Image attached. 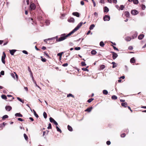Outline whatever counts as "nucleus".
<instances>
[{
	"label": "nucleus",
	"mask_w": 146,
	"mask_h": 146,
	"mask_svg": "<svg viewBox=\"0 0 146 146\" xmlns=\"http://www.w3.org/2000/svg\"><path fill=\"white\" fill-rule=\"evenodd\" d=\"M86 23V22H85L83 23L82 22H80L72 31L67 35H66L65 33L61 35H60V37L58 38V39H57V42H60L65 40L67 37L70 36L72 34L77 31L83 24H85Z\"/></svg>",
	"instance_id": "1"
},
{
	"label": "nucleus",
	"mask_w": 146,
	"mask_h": 146,
	"mask_svg": "<svg viewBox=\"0 0 146 146\" xmlns=\"http://www.w3.org/2000/svg\"><path fill=\"white\" fill-rule=\"evenodd\" d=\"M6 57V55L5 52H3V55L1 57V61L4 64H5V59Z\"/></svg>",
	"instance_id": "2"
},
{
	"label": "nucleus",
	"mask_w": 146,
	"mask_h": 146,
	"mask_svg": "<svg viewBox=\"0 0 146 146\" xmlns=\"http://www.w3.org/2000/svg\"><path fill=\"white\" fill-rule=\"evenodd\" d=\"M30 11L34 10L36 8V6L34 3H31L30 5Z\"/></svg>",
	"instance_id": "3"
},
{
	"label": "nucleus",
	"mask_w": 146,
	"mask_h": 146,
	"mask_svg": "<svg viewBox=\"0 0 146 146\" xmlns=\"http://www.w3.org/2000/svg\"><path fill=\"white\" fill-rule=\"evenodd\" d=\"M50 121L51 123H53L55 125L57 126L58 125L57 123L52 117L49 118Z\"/></svg>",
	"instance_id": "4"
},
{
	"label": "nucleus",
	"mask_w": 146,
	"mask_h": 146,
	"mask_svg": "<svg viewBox=\"0 0 146 146\" xmlns=\"http://www.w3.org/2000/svg\"><path fill=\"white\" fill-rule=\"evenodd\" d=\"M138 12L136 10H133L131 11V14L133 15H135L138 13Z\"/></svg>",
	"instance_id": "5"
},
{
	"label": "nucleus",
	"mask_w": 146,
	"mask_h": 146,
	"mask_svg": "<svg viewBox=\"0 0 146 146\" xmlns=\"http://www.w3.org/2000/svg\"><path fill=\"white\" fill-rule=\"evenodd\" d=\"M103 19L104 21H108L110 20V16L108 15H105Z\"/></svg>",
	"instance_id": "6"
},
{
	"label": "nucleus",
	"mask_w": 146,
	"mask_h": 146,
	"mask_svg": "<svg viewBox=\"0 0 146 146\" xmlns=\"http://www.w3.org/2000/svg\"><path fill=\"white\" fill-rule=\"evenodd\" d=\"M112 53V58L113 59H115L118 56L117 54L114 52H111Z\"/></svg>",
	"instance_id": "7"
},
{
	"label": "nucleus",
	"mask_w": 146,
	"mask_h": 146,
	"mask_svg": "<svg viewBox=\"0 0 146 146\" xmlns=\"http://www.w3.org/2000/svg\"><path fill=\"white\" fill-rule=\"evenodd\" d=\"M6 110L9 111L12 109V107L10 106H6L5 107Z\"/></svg>",
	"instance_id": "8"
},
{
	"label": "nucleus",
	"mask_w": 146,
	"mask_h": 146,
	"mask_svg": "<svg viewBox=\"0 0 146 146\" xmlns=\"http://www.w3.org/2000/svg\"><path fill=\"white\" fill-rule=\"evenodd\" d=\"M68 21L69 22L74 23V19L72 17H71L68 19Z\"/></svg>",
	"instance_id": "9"
},
{
	"label": "nucleus",
	"mask_w": 146,
	"mask_h": 146,
	"mask_svg": "<svg viewBox=\"0 0 146 146\" xmlns=\"http://www.w3.org/2000/svg\"><path fill=\"white\" fill-rule=\"evenodd\" d=\"M72 15L74 16H76L77 17H80L79 13L77 12H75L72 13Z\"/></svg>",
	"instance_id": "10"
},
{
	"label": "nucleus",
	"mask_w": 146,
	"mask_h": 146,
	"mask_svg": "<svg viewBox=\"0 0 146 146\" xmlns=\"http://www.w3.org/2000/svg\"><path fill=\"white\" fill-rule=\"evenodd\" d=\"M16 50L14 49L10 50V53L11 55H14V53L16 51Z\"/></svg>",
	"instance_id": "11"
},
{
	"label": "nucleus",
	"mask_w": 146,
	"mask_h": 146,
	"mask_svg": "<svg viewBox=\"0 0 146 146\" xmlns=\"http://www.w3.org/2000/svg\"><path fill=\"white\" fill-rule=\"evenodd\" d=\"M121 105L124 108H126L127 106V102H124L121 103Z\"/></svg>",
	"instance_id": "12"
},
{
	"label": "nucleus",
	"mask_w": 146,
	"mask_h": 146,
	"mask_svg": "<svg viewBox=\"0 0 146 146\" xmlns=\"http://www.w3.org/2000/svg\"><path fill=\"white\" fill-rule=\"evenodd\" d=\"M144 36V35L143 34L140 35L139 36L138 38L139 40H141L143 38Z\"/></svg>",
	"instance_id": "13"
},
{
	"label": "nucleus",
	"mask_w": 146,
	"mask_h": 146,
	"mask_svg": "<svg viewBox=\"0 0 146 146\" xmlns=\"http://www.w3.org/2000/svg\"><path fill=\"white\" fill-rule=\"evenodd\" d=\"M109 9L106 7H105L104 8V12L107 13L109 11Z\"/></svg>",
	"instance_id": "14"
},
{
	"label": "nucleus",
	"mask_w": 146,
	"mask_h": 146,
	"mask_svg": "<svg viewBox=\"0 0 146 146\" xmlns=\"http://www.w3.org/2000/svg\"><path fill=\"white\" fill-rule=\"evenodd\" d=\"M130 62L131 63H133L135 62V60L134 57L132 58L131 59Z\"/></svg>",
	"instance_id": "15"
},
{
	"label": "nucleus",
	"mask_w": 146,
	"mask_h": 146,
	"mask_svg": "<svg viewBox=\"0 0 146 146\" xmlns=\"http://www.w3.org/2000/svg\"><path fill=\"white\" fill-rule=\"evenodd\" d=\"M92 108L91 107L90 108H87L85 110V111H88V112H90L92 110Z\"/></svg>",
	"instance_id": "16"
},
{
	"label": "nucleus",
	"mask_w": 146,
	"mask_h": 146,
	"mask_svg": "<svg viewBox=\"0 0 146 146\" xmlns=\"http://www.w3.org/2000/svg\"><path fill=\"white\" fill-rule=\"evenodd\" d=\"M129 13L128 11H125V15L127 17H129Z\"/></svg>",
	"instance_id": "17"
},
{
	"label": "nucleus",
	"mask_w": 146,
	"mask_h": 146,
	"mask_svg": "<svg viewBox=\"0 0 146 146\" xmlns=\"http://www.w3.org/2000/svg\"><path fill=\"white\" fill-rule=\"evenodd\" d=\"M67 128L70 131H73V129L72 127L69 125H68L67 126Z\"/></svg>",
	"instance_id": "18"
},
{
	"label": "nucleus",
	"mask_w": 146,
	"mask_h": 146,
	"mask_svg": "<svg viewBox=\"0 0 146 146\" xmlns=\"http://www.w3.org/2000/svg\"><path fill=\"white\" fill-rule=\"evenodd\" d=\"M15 115L16 117H23V115L20 113H16L15 114Z\"/></svg>",
	"instance_id": "19"
},
{
	"label": "nucleus",
	"mask_w": 146,
	"mask_h": 146,
	"mask_svg": "<svg viewBox=\"0 0 146 146\" xmlns=\"http://www.w3.org/2000/svg\"><path fill=\"white\" fill-rule=\"evenodd\" d=\"M125 39L127 41H130L131 40V38L130 37L127 36V37H126L125 38Z\"/></svg>",
	"instance_id": "20"
},
{
	"label": "nucleus",
	"mask_w": 146,
	"mask_h": 146,
	"mask_svg": "<svg viewBox=\"0 0 146 146\" xmlns=\"http://www.w3.org/2000/svg\"><path fill=\"white\" fill-rule=\"evenodd\" d=\"M91 53L92 54L95 55L97 53V52L95 50H93L91 51Z\"/></svg>",
	"instance_id": "21"
},
{
	"label": "nucleus",
	"mask_w": 146,
	"mask_h": 146,
	"mask_svg": "<svg viewBox=\"0 0 146 146\" xmlns=\"http://www.w3.org/2000/svg\"><path fill=\"white\" fill-rule=\"evenodd\" d=\"M111 64H113L112 68H115L117 67V64L116 63H115V62H113L111 63Z\"/></svg>",
	"instance_id": "22"
},
{
	"label": "nucleus",
	"mask_w": 146,
	"mask_h": 146,
	"mask_svg": "<svg viewBox=\"0 0 146 146\" xmlns=\"http://www.w3.org/2000/svg\"><path fill=\"white\" fill-rule=\"evenodd\" d=\"M95 26L94 24L91 25L89 27V29L90 30H92L95 27Z\"/></svg>",
	"instance_id": "23"
},
{
	"label": "nucleus",
	"mask_w": 146,
	"mask_h": 146,
	"mask_svg": "<svg viewBox=\"0 0 146 146\" xmlns=\"http://www.w3.org/2000/svg\"><path fill=\"white\" fill-rule=\"evenodd\" d=\"M28 71L31 74V76H32V78H33V75L32 72V71H31V69H30V68L29 66L28 67Z\"/></svg>",
	"instance_id": "24"
},
{
	"label": "nucleus",
	"mask_w": 146,
	"mask_h": 146,
	"mask_svg": "<svg viewBox=\"0 0 146 146\" xmlns=\"http://www.w3.org/2000/svg\"><path fill=\"white\" fill-rule=\"evenodd\" d=\"M1 98L3 99L6 100L7 99V97L6 95L3 94L1 96Z\"/></svg>",
	"instance_id": "25"
},
{
	"label": "nucleus",
	"mask_w": 146,
	"mask_h": 146,
	"mask_svg": "<svg viewBox=\"0 0 146 146\" xmlns=\"http://www.w3.org/2000/svg\"><path fill=\"white\" fill-rule=\"evenodd\" d=\"M24 137L26 141H28V138L26 134L25 133L24 134Z\"/></svg>",
	"instance_id": "26"
},
{
	"label": "nucleus",
	"mask_w": 146,
	"mask_h": 146,
	"mask_svg": "<svg viewBox=\"0 0 146 146\" xmlns=\"http://www.w3.org/2000/svg\"><path fill=\"white\" fill-rule=\"evenodd\" d=\"M33 111L36 117L38 118V116L36 113L35 111L34 110H33Z\"/></svg>",
	"instance_id": "27"
},
{
	"label": "nucleus",
	"mask_w": 146,
	"mask_h": 146,
	"mask_svg": "<svg viewBox=\"0 0 146 146\" xmlns=\"http://www.w3.org/2000/svg\"><path fill=\"white\" fill-rule=\"evenodd\" d=\"M88 67V66L86 67V68H82V70L84 71H87V72L89 71V70L87 69V68Z\"/></svg>",
	"instance_id": "28"
},
{
	"label": "nucleus",
	"mask_w": 146,
	"mask_h": 146,
	"mask_svg": "<svg viewBox=\"0 0 146 146\" xmlns=\"http://www.w3.org/2000/svg\"><path fill=\"white\" fill-rule=\"evenodd\" d=\"M7 96L8 97H11V98L8 101H11L13 99H14V98L13 97H12V96L10 95H7Z\"/></svg>",
	"instance_id": "29"
},
{
	"label": "nucleus",
	"mask_w": 146,
	"mask_h": 146,
	"mask_svg": "<svg viewBox=\"0 0 146 146\" xmlns=\"http://www.w3.org/2000/svg\"><path fill=\"white\" fill-rule=\"evenodd\" d=\"M71 97L73 98H74V95H72L71 94H69L67 95V97Z\"/></svg>",
	"instance_id": "30"
},
{
	"label": "nucleus",
	"mask_w": 146,
	"mask_h": 146,
	"mask_svg": "<svg viewBox=\"0 0 146 146\" xmlns=\"http://www.w3.org/2000/svg\"><path fill=\"white\" fill-rule=\"evenodd\" d=\"M100 45L101 46L103 47L105 45V44L103 42L101 41L100 43Z\"/></svg>",
	"instance_id": "31"
},
{
	"label": "nucleus",
	"mask_w": 146,
	"mask_h": 146,
	"mask_svg": "<svg viewBox=\"0 0 146 146\" xmlns=\"http://www.w3.org/2000/svg\"><path fill=\"white\" fill-rule=\"evenodd\" d=\"M63 53V52H61V53H58L57 54V56H59L60 58V59L62 57V55Z\"/></svg>",
	"instance_id": "32"
},
{
	"label": "nucleus",
	"mask_w": 146,
	"mask_h": 146,
	"mask_svg": "<svg viewBox=\"0 0 146 146\" xmlns=\"http://www.w3.org/2000/svg\"><path fill=\"white\" fill-rule=\"evenodd\" d=\"M117 98V96L115 95H113L111 97V99L113 100H116Z\"/></svg>",
	"instance_id": "33"
},
{
	"label": "nucleus",
	"mask_w": 146,
	"mask_h": 146,
	"mask_svg": "<svg viewBox=\"0 0 146 146\" xmlns=\"http://www.w3.org/2000/svg\"><path fill=\"white\" fill-rule=\"evenodd\" d=\"M103 94L105 95H107L108 93V91L106 90H103Z\"/></svg>",
	"instance_id": "34"
},
{
	"label": "nucleus",
	"mask_w": 146,
	"mask_h": 146,
	"mask_svg": "<svg viewBox=\"0 0 146 146\" xmlns=\"http://www.w3.org/2000/svg\"><path fill=\"white\" fill-rule=\"evenodd\" d=\"M133 3L135 4H138L139 1L138 0H133Z\"/></svg>",
	"instance_id": "35"
},
{
	"label": "nucleus",
	"mask_w": 146,
	"mask_h": 146,
	"mask_svg": "<svg viewBox=\"0 0 146 146\" xmlns=\"http://www.w3.org/2000/svg\"><path fill=\"white\" fill-rule=\"evenodd\" d=\"M43 115L44 116V117L46 119L47 117V115L46 113L45 112H44L43 113Z\"/></svg>",
	"instance_id": "36"
},
{
	"label": "nucleus",
	"mask_w": 146,
	"mask_h": 146,
	"mask_svg": "<svg viewBox=\"0 0 146 146\" xmlns=\"http://www.w3.org/2000/svg\"><path fill=\"white\" fill-rule=\"evenodd\" d=\"M41 60L43 62H45L46 61V60L45 58H43L42 56H41Z\"/></svg>",
	"instance_id": "37"
},
{
	"label": "nucleus",
	"mask_w": 146,
	"mask_h": 146,
	"mask_svg": "<svg viewBox=\"0 0 146 146\" xmlns=\"http://www.w3.org/2000/svg\"><path fill=\"white\" fill-rule=\"evenodd\" d=\"M56 129H57V131L60 132V133H61L62 132L61 130V129H60L58 127V126H56Z\"/></svg>",
	"instance_id": "38"
},
{
	"label": "nucleus",
	"mask_w": 146,
	"mask_h": 146,
	"mask_svg": "<svg viewBox=\"0 0 146 146\" xmlns=\"http://www.w3.org/2000/svg\"><path fill=\"white\" fill-rule=\"evenodd\" d=\"M94 100V98H91L89 100H88L87 101V102H88V103H90Z\"/></svg>",
	"instance_id": "39"
},
{
	"label": "nucleus",
	"mask_w": 146,
	"mask_h": 146,
	"mask_svg": "<svg viewBox=\"0 0 146 146\" xmlns=\"http://www.w3.org/2000/svg\"><path fill=\"white\" fill-rule=\"evenodd\" d=\"M81 64L82 66H86V64L85 63V62H81Z\"/></svg>",
	"instance_id": "40"
},
{
	"label": "nucleus",
	"mask_w": 146,
	"mask_h": 146,
	"mask_svg": "<svg viewBox=\"0 0 146 146\" xmlns=\"http://www.w3.org/2000/svg\"><path fill=\"white\" fill-rule=\"evenodd\" d=\"M33 81L34 82V83L35 84L36 86H37L38 88H39L40 89L41 88H40V87L39 86H38V85L36 84V81L34 80L33 79Z\"/></svg>",
	"instance_id": "41"
},
{
	"label": "nucleus",
	"mask_w": 146,
	"mask_h": 146,
	"mask_svg": "<svg viewBox=\"0 0 146 146\" xmlns=\"http://www.w3.org/2000/svg\"><path fill=\"white\" fill-rule=\"evenodd\" d=\"M8 117V116L7 115H5L3 117L2 119H5L7 118Z\"/></svg>",
	"instance_id": "42"
},
{
	"label": "nucleus",
	"mask_w": 146,
	"mask_h": 146,
	"mask_svg": "<svg viewBox=\"0 0 146 146\" xmlns=\"http://www.w3.org/2000/svg\"><path fill=\"white\" fill-rule=\"evenodd\" d=\"M137 36V34L136 33H135L132 36V38L134 39L135 38H136Z\"/></svg>",
	"instance_id": "43"
},
{
	"label": "nucleus",
	"mask_w": 146,
	"mask_h": 146,
	"mask_svg": "<svg viewBox=\"0 0 146 146\" xmlns=\"http://www.w3.org/2000/svg\"><path fill=\"white\" fill-rule=\"evenodd\" d=\"M124 8V6L123 5H121L120 6V9L121 10H122Z\"/></svg>",
	"instance_id": "44"
},
{
	"label": "nucleus",
	"mask_w": 146,
	"mask_h": 146,
	"mask_svg": "<svg viewBox=\"0 0 146 146\" xmlns=\"http://www.w3.org/2000/svg\"><path fill=\"white\" fill-rule=\"evenodd\" d=\"M105 68V66L104 65H102L100 66V69H103Z\"/></svg>",
	"instance_id": "45"
},
{
	"label": "nucleus",
	"mask_w": 146,
	"mask_h": 146,
	"mask_svg": "<svg viewBox=\"0 0 146 146\" xmlns=\"http://www.w3.org/2000/svg\"><path fill=\"white\" fill-rule=\"evenodd\" d=\"M17 100H19V101H20V102H22V103H24V101L23 100H22L21 98H19V97H17Z\"/></svg>",
	"instance_id": "46"
},
{
	"label": "nucleus",
	"mask_w": 146,
	"mask_h": 146,
	"mask_svg": "<svg viewBox=\"0 0 146 146\" xmlns=\"http://www.w3.org/2000/svg\"><path fill=\"white\" fill-rule=\"evenodd\" d=\"M52 128V126L50 123H49L48 124V126L47 127L48 129H51Z\"/></svg>",
	"instance_id": "47"
},
{
	"label": "nucleus",
	"mask_w": 146,
	"mask_h": 146,
	"mask_svg": "<svg viewBox=\"0 0 146 146\" xmlns=\"http://www.w3.org/2000/svg\"><path fill=\"white\" fill-rule=\"evenodd\" d=\"M141 7L143 10H144L145 8V6L143 4H142L141 5Z\"/></svg>",
	"instance_id": "48"
},
{
	"label": "nucleus",
	"mask_w": 146,
	"mask_h": 146,
	"mask_svg": "<svg viewBox=\"0 0 146 146\" xmlns=\"http://www.w3.org/2000/svg\"><path fill=\"white\" fill-rule=\"evenodd\" d=\"M74 49L76 50H79L80 49V47H76L74 48Z\"/></svg>",
	"instance_id": "49"
},
{
	"label": "nucleus",
	"mask_w": 146,
	"mask_h": 146,
	"mask_svg": "<svg viewBox=\"0 0 146 146\" xmlns=\"http://www.w3.org/2000/svg\"><path fill=\"white\" fill-rule=\"evenodd\" d=\"M23 1H24V3H25V1H26L27 3V5H28L29 4V0H24Z\"/></svg>",
	"instance_id": "50"
},
{
	"label": "nucleus",
	"mask_w": 146,
	"mask_h": 146,
	"mask_svg": "<svg viewBox=\"0 0 146 146\" xmlns=\"http://www.w3.org/2000/svg\"><path fill=\"white\" fill-rule=\"evenodd\" d=\"M111 46H112L113 47V48L114 50H118V48H116L115 46H113L112 44L111 45Z\"/></svg>",
	"instance_id": "51"
},
{
	"label": "nucleus",
	"mask_w": 146,
	"mask_h": 146,
	"mask_svg": "<svg viewBox=\"0 0 146 146\" xmlns=\"http://www.w3.org/2000/svg\"><path fill=\"white\" fill-rule=\"evenodd\" d=\"M125 134L124 133L121 134V137H124L125 136Z\"/></svg>",
	"instance_id": "52"
},
{
	"label": "nucleus",
	"mask_w": 146,
	"mask_h": 146,
	"mask_svg": "<svg viewBox=\"0 0 146 146\" xmlns=\"http://www.w3.org/2000/svg\"><path fill=\"white\" fill-rule=\"evenodd\" d=\"M23 52L26 54H28V52H27L26 50H24L23 51Z\"/></svg>",
	"instance_id": "53"
},
{
	"label": "nucleus",
	"mask_w": 146,
	"mask_h": 146,
	"mask_svg": "<svg viewBox=\"0 0 146 146\" xmlns=\"http://www.w3.org/2000/svg\"><path fill=\"white\" fill-rule=\"evenodd\" d=\"M68 64L67 63H66L63 64L62 66H63L65 67L67 66L68 65Z\"/></svg>",
	"instance_id": "54"
},
{
	"label": "nucleus",
	"mask_w": 146,
	"mask_h": 146,
	"mask_svg": "<svg viewBox=\"0 0 146 146\" xmlns=\"http://www.w3.org/2000/svg\"><path fill=\"white\" fill-rule=\"evenodd\" d=\"M4 127L3 126V125H2L1 124L0 125V130H2L3 129V128Z\"/></svg>",
	"instance_id": "55"
},
{
	"label": "nucleus",
	"mask_w": 146,
	"mask_h": 146,
	"mask_svg": "<svg viewBox=\"0 0 146 146\" xmlns=\"http://www.w3.org/2000/svg\"><path fill=\"white\" fill-rule=\"evenodd\" d=\"M133 49V47L131 46H129V47L128 48V49L130 50H132Z\"/></svg>",
	"instance_id": "56"
},
{
	"label": "nucleus",
	"mask_w": 146,
	"mask_h": 146,
	"mask_svg": "<svg viewBox=\"0 0 146 146\" xmlns=\"http://www.w3.org/2000/svg\"><path fill=\"white\" fill-rule=\"evenodd\" d=\"M6 40V42L3 44V45H6L7 44V43H8V42H9V41L7 39Z\"/></svg>",
	"instance_id": "57"
},
{
	"label": "nucleus",
	"mask_w": 146,
	"mask_h": 146,
	"mask_svg": "<svg viewBox=\"0 0 146 146\" xmlns=\"http://www.w3.org/2000/svg\"><path fill=\"white\" fill-rule=\"evenodd\" d=\"M1 74L2 75H4V71H2L1 72Z\"/></svg>",
	"instance_id": "58"
},
{
	"label": "nucleus",
	"mask_w": 146,
	"mask_h": 146,
	"mask_svg": "<svg viewBox=\"0 0 146 146\" xmlns=\"http://www.w3.org/2000/svg\"><path fill=\"white\" fill-rule=\"evenodd\" d=\"M112 2L113 3L116 4L117 3V0H112Z\"/></svg>",
	"instance_id": "59"
},
{
	"label": "nucleus",
	"mask_w": 146,
	"mask_h": 146,
	"mask_svg": "<svg viewBox=\"0 0 146 146\" xmlns=\"http://www.w3.org/2000/svg\"><path fill=\"white\" fill-rule=\"evenodd\" d=\"M104 0H100V2L101 3H104Z\"/></svg>",
	"instance_id": "60"
},
{
	"label": "nucleus",
	"mask_w": 146,
	"mask_h": 146,
	"mask_svg": "<svg viewBox=\"0 0 146 146\" xmlns=\"http://www.w3.org/2000/svg\"><path fill=\"white\" fill-rule=\"evenodd\" d=\"M44 54H45L48 57L50 58L49 55L47 53H46V52H44Z\"/></svg>",
	"instance_id": "61"
},
{
	"label": "nucleus",
	"mask_w": 146,
	"mask_h": 146,
	"mask_svg": "<svg viewBox=\"0 0 146 146\" xmlns=\"http://www.w3.org/2000/svg\"><path fill=\"white\" fill-rule=\"evenodd\" d=\"M80 4L82 5H84V2L83 1H81L80 2Z\"/></svg>",
	"instance_id": "62"
},
{
	"label": "nucleus",
	"mask_w": 146,
	"mask_h": 146,
	"mask_svg": "<svg viewBox=\"0 0 146 146\" xmlns=\"http://www.w3.org/2000/svg\"><path fill=\"white\" fill-rule=\"evenodd\" d=\"M18 120L21 121H23V120L22 119L20 118H18Z\"/></svg>",
	"instance_id": "63"
},
{
	"label": "nucleus",
	"mask_w": 146,
	"mask_h": 146,
	"mask_svg": "<svg viewBox=\"0 0 146 146\" xmlns=\"http://www.w3.org/2000/svg\"><path fill=\"white\" fill-rule=\"evenodd\" d=\"M120 102H122L123 103V102H124L125 101V100H124L120 99Z\"/></svg>",
	"instance_id": "64"
}]
</instances>
